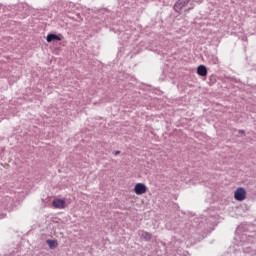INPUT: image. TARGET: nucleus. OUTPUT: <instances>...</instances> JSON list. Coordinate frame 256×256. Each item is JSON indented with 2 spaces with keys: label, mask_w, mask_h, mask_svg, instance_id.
Returning a JSON list of instances; mask_svg holds the SVG:
<instances>
[{
  "label": "nucleus",
  "mask_w": 256,
  "mask_h": 256,
  "mask_svg": "<svg viewBox=\"0 0 256 256\" xmlns=\"http://www.w3.org/2000/svg\"><path fill=\"white\" fill-rule=\"evenodd\" d=\"M246 198H247V191H245V188L243 187L237 188L236 191L234 192V199L236 201H245Z\"/></svg>",
  "instance_id": "nucleus-1"
},
{
  "label": "nucleus",
  "mask_w": 256,
  "mask_h": 256,
  "mask_svg": "<svg viewBox=\"0 0 256 256\" xmlns=\"http://www.w3.org/2000/svg\"><path fill=\"white\" fill-rule=\"evenodd\" d=\"M134 193L136 195H145V193H147V185L143 183H137L134 186Z\"/></svg>",
  "instance_id": "nucleus-2"
},
{
  "label": "nucleus",
  "mask_w": 256,
  "mask_h": 256,
  "mask_svg": "<svg viewBox=\"0 0 256 256\" xmlns=\"http://www.w3.org/2000/svg\"><path fill=\"white\" fill-rule=\"evenodd\" d=\"M186 5H189V0H178L174 5V10L177 13H181V11H183V8L186 7Z\"/></svg>",
  "instance_id": "nucleus-3"
},
{
  "label": "nucleus",
  "mask_w": 256,
  "mask_h": 256,
  "mask_svg": "<svg viewBox=\"0 0 256 256\" xmlns=\"http://www.w3.org/2000/svg\"><path fill=\"white\" fill-rule=\"evenodd\" d=\"M65 200L63 199H55L52 202L53 207H55V209H65Z\"/></svg>",
  "instance_id": "nucleus-4"
},
{
  "label": "nucleus",
  "mask_w": 256,
  "mask_h": 256,
  "mask_svg": "<svg viewBox=\"0 0 256 256\" xmlns=\"http://www.w3.org/2000/svg\"><path fill=\"white\" fill-rule=\"evenodd\" d=\"M63 38L57 34H48L46 37L47 43H52V41H62Z\"/></svg>",
  "instance_id": "nucleus-5"
},
{
  "label": "nucleus",
  "mask_w": 256,
  "mask_h": 256,
  "mask_svg": "<svg viewBox=\"0 0 256 256\" xmlns=\"http://www.w3.org/2000/svg\"><path fill=\"white\" fill-rule=\"evenodd\" d=\"M197 74L200 77H205L207 76V67H205V65H200L197 67Z\"/></svg>",
  "instance_id": "nucleus-6"
},
{
  "label": "nucleus",
  "mask_w": 256,
  "mask_h": 256,
  "mask_svg": "<svg viewBox=\"0 0 256 256\" xmlns=\"http://www.w3.org/2000/svg\"><path fill=\"white\" fill-rule=\"evenodd\" d=\"M46 243L51 249H57V247H59L57 240H47Z\"/></svg>",
  "instance_id": "nucleus-7"
},
{
  "label": "nucleus",
  "mask_w": 256,
  "mask_h": 256,
  "mask_svg": "<svg viewBox=\"0 0 256 256\" xmlns=\"http://www.w3.org/2000/svg\"><path fill=\"white\" fill-rule=\"evenodd\" d=\"M141 237L146 241H150V239H152L153 236L149 232H142Z\"/></svg>",
  "instance_id": "nucleus-8"
},
{
  "label": "nucleus",
  "mask_w": 256,
  "mask_h": 256,
  "mask_svg": "<svg viewBox=\"0 0 256 256\" xmlns=\"http://www.w3.org/2000/svg\"><path fill=\"white\" fill-rule=\"evenodd\" d=\"M210 81H214L215 82V76H211L210 77Z\"/></svg>",
  "instance_id": "nucleus-9"
},
{
  "label": "nucleus",
  "mask_w": 256,
  "mask_h": 256,
  "mask_svg": "<svg viewBox=\"0 0 256 256\" xmlns=\"http://www.w3.org/2000/svg\"><path fill=\"white\" fill-rule=\"evenodd\" d=\"M121 152L120 151H116L114 152V155H119Z\"/></svg>",
  "instance_id": "nucleus-10"
}]
</instances>
